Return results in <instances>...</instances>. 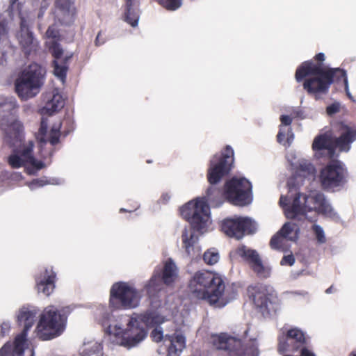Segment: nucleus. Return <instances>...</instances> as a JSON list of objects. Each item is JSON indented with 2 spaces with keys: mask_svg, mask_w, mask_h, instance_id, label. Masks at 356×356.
Masks as SVG:
<instances>
[{
  "mask_svg": "<svg viewBox=\"0 0 356 356\" xmlns=\"http://www.w3.org/2000/svg\"><path fill=\"white\" fill-rule=\"evenodd\" d=\"M298 238V229L295 224L285 223L281 230L270 240L273 249L285 251L289 247V242L295 241Z\"/></svg>",
  "mask_w": 356,
  "mask_h": 356,
  "instance_id": "24",
  "label": "nucleus"
},
{
  "mask_svg": "<svg viewBox=\"0 0 356 356\" xmlns=\"http://www.w3.org/2000/svg\"><path fill=\"white\" fill-rule=\"evenodd\" d=\"M215 188L209 187L207 191V196L197 197L184 204L180 210L184 218L188 220L192 227H186L182 232V246L188 256L198 255L200 248L197 245L198 236L194 229L204 233L211 229V219L210 207L208 201L211 200V195Z\"/></svg>",
  "mask_w": 356,
  "mask_h": 356,
  "instance_id": "4",
  "label": "nucleus"
},
{
  "mask_svg": "<svg viewBox=\"0 0 356 356\" xmlns=\"http://www.w3.org/2000/svg\"><path fill=\"white\" fill-rule=\"evenodd\" d=\"M220 259L218 252L216 249H209L204 253L203 259L208 265L216 264Z\"/></svg>",
  "mask_w": 356,
  "mask_h": 356,
  "instance_id": "33",
  "label": "nucleus"
},
{
  "mask_svg": "<svg viewBox=\"0 0 356 356\" xmlns=\"http://www.w3.org/2000/svg\"><path fill=\"white\" fill-rule=\"evenodd\" d=\"M140 0H125L124 20L132 27L138 26L140 18Z\"/></svg>",
  "mask_w": 356,
  "mask_h": 356,
  "instance_id": "31",
  "label": "nucleus"
},
{
  "mask_svg": "<svg viewBox=\"0 0 356 356\" xmlns=\"http://www.w3.org/2000/svg\"><path fill=\"white\" fill-rule=\"evenodd\" d=\"M159 324L156 325V327L152 330L151 337L156 342L161 341L162 340L168 347L170 356L172 354H178L182 351L185 348L186 339L185 337L179 333L175 332L173 334H163V331L161 327H159Z\"/></svg>",
  "mask_w": 356,
  "mask_h": 356,
  "instance_id": "23",
  "label": "nucleus"
},
{
  "mask_svg": "<svg viewBox=\"0 0 356 356\" xmlns=\"http://www.w3.org/2000/svg\"><path fill=\"white\" fill-rule=\"evenodd\" d=\"M17 38L24 54H29L36 51L38 42L29 31L28 22L24 18H21L20 31Z\"/></svg>",
  "mask_w": 356,
  "mask_h": 356,
  "instance_id": "25",
  "label": "nucleus"
},
{
  "mask_svg": "<svg viewBox=\"0 0 356 356\" xmlns=\"http://www.w3.org/2000/svg\"><path fill=\"white\" fill-rule=\"evenodd\" d=\"M248 290L255 306L263 316H267L276 312L278 309L277 298L266 286L261 284L250 286Z\"/></svg>",
  "mask_w": 356,
  "mask_h": 356,
  "instance_id": "16",
  "label": "nucleus"
},
{
  "mask_svg": "<svg viewBox=\"0 0 356 356\" xmlns=\"http://www.w3.org/2000/svg\"><path fill=\"white\" fill-rule=\"evenodd\" d=\"M171 198V195L168 193V192H165V193H163L160 198V202H161L163 204H166L168 202V201L170 200Z\"/></svg>",
  "mask_w": 356,
  "mask_h": 356,
  "instance_id": "42",
  "label": "nucleus"
},
{
  "mask_svg": "<svg viewBox=\"0 0 356 356\" xmlns=\"http://www.w3.org/2000/svg\"><path fill=\"white\" fill-rule=\"evenodd\" d=\"M347 170L344 165L337 161L327 165L321 170L319 180L324 189L332 190L345 184Z\"/></svg>",
  "mask_w": 356,
  "mask_h": 356,
  "instance_id": "17",
  "label": "nucleus"
},
{
  "mask_svg": "<svg viewBox=\"0 0 356 356\" xmlns=\"http://www.w3.org/2000/svg\"><path fill=\"white\" fill-rule=\"evenodd\" d=\"M349 356H356V350L353 351Z\"/></svg>",
  "mask_w": 356,
  "mask_h": 356,
  "instance_id": "47",
  "label": "nucleus"
},
{
  "mask_svg": "<svg viewBox=\"0 0 356 356\" xmlns=\"http://www.w3.org/2000/svg\"><path fill=\"white\" fill-rule=\"evenodd\" d=\"M1 332L0 337H4L6 334H8L10 329V323L8 321L3 322L0 326Z\"/></svg>",
  "mask_w": 356,
  "mask_h": 356,
  "instance_id": "39",
  "label": "nucleus"
},
{
  "mask_svg": "<svg viewBox=\"0 0 356 356\" xmlns=\"http://www.w3.org/2000/svg\"><path fill=\"white\" fill-rule=\"evenodd\" d=\"M46 45L55 58L54 61L55 76L59 78L62 82L65 79L67 66L66 62L72 56V54H64L63 50L60 48L58 40L59 39V33L55 25L50 26L45 33Z\"/></svg>",
  "mask_w": 356,
  "mask_h": 356,
  "instance_id": "13",
  "label": "nucleus"
},
{
  "mask_svg": "<svg viewBox=\"0 0 356 356\" xmlns=\"http://www.w3.org/2000/svg\"><path fill=\"white\" fill-rule=\"evenodd\" d=\"M340 104L339 102H334L332 104L327 107V113L329 115H332L339 111Z\"/></svg>",
  "mask_w": 356,
  "mask_h": 356,
  "instance_id": "37",
  "label": "nucleus"
},
{
  "mask_svg": "<svg viewBox=\"0 0 356 356\" xmlns=\"http://www.w3.org/2000/svg\"><path fill=\"white\" fill-rule=\"evenodd\" d=\"M293 115L295 118H298L299 119L303 120L307 118L306 115L304 114V112L301 110H296L293 112Z\"/></svg>",
  "mask_w": 356,
  "mask_h": 356,
  "instance_id": "43",
  "label": "nucleus"
},
{
  "mask_svg": "<svg viewBox=\"0 0 356 356\" xmlns=\"http://www.w3.org/2000/svg\"><path fill=\"white\" fill-rule=\"evenodd\" d=\"M63 181L60 179H52L49 182H47L46 181L43 179H36L33 181L32 182L29 183L28 186L31 190H33L36 188L37 187L43 186L44 185L47 184H62Z\"/></svg>",
  "mask_w": 356,
  "mask_h": 356,
  "instance_id": "35",
  "label": "nucleus"
},
{
  "mask_svg": "<svg viewBox=\"0 0 356 356\" xmlns=\"http://www.w3.org/2000/svg\"><path fill=\"white\" fill-rule=\"evenodd\" d=\"M76 10L70 0H56L55 17L63 24H70L73 22Z\"/></svg>",
  "mask_w": 356,
  "mask_h": 356,
  "instance_id": "26",
  "label": "nucleus"
},
{
  "mask_svg": "<svg viewBox=\"0 0 356 356\" xmlns=\"http://www.w3.org/2000/svg\"><path fill=\"white\" fill-rule=\"evenodd\" d=\"M37 314L38 310L33 307H23L19 310L17 320L20 325L24 326L21 332H24L28 335V332L35 323Z\"/></svg>",
  "mask_w": 356,
  "mask_h": 356,
  "instance_id": "28",
  "label": "nucleus"
},
{
  "mask_svg": "<svg viewBox=\"0 0 356 356\" xmlns=\"http://www.w3.org/2000/svg\"><path fill=\"white\" fill-rule=\"evenodd\" d=\"M312 231L318 243L323 244L326 242L325 232L322 227L318 225L314 224L312 226Z\"/></svg>",
  "mask_w": 356,
  "mask_h": 356,
  "instance_id": "34",
  "label": "nucleus"
},
{
  "mask_svg": "<svg viewBox=\"0 0 356 356\" xmlns=\"http://www.w3.org/2000/svg\"><path fill=\"white\" fill-rule=\"evenodd\" d=\"M356 140V128L343 125L339 137L333 140L330 134H324L317 136L312 144V149L318 158L332 159L338 156L335 148L339 152H348L351 148V143Z\"/></svg>",
  "mask_w": 356,
  "mask_h": 356,
  "instance_id": "7",
  "label": "nucleus"
},
{
  "mask_svg": "<svg viewBox=\"0 0 356 356\" xmlns=\"http://www.w3.org/2000/svg\"><path fill=\"white\" fill-rule=\"evenodd\" d=\"M16 108L17 103L14 97L3 99L0 102V117H2L1 127L5 132L6 140L10 145L19 147L14 149L8 161L13 168H19L26 164L31 165L33 168H27L26 171L32 175L35 170L41 169L43 164L33 156V144L31 141L22 145L23 126L15 117Z\"/></svg>",
  "mask_w": 356,
  "mask_h": 356,
  "instance_id": "3",
  "label": "nucleus"
},
{
  "mask_svg": "<svg viewBox=\"0 0 356 356\" xmlns=\"http://www.w3.org/2000/svg\"><path fill=\"white\" fill-rule=\"evenodd\" d=\"M295 262L293 254H288L283 257L280 261L282 266H292Z\"/></svg>",
  "mask_w": 356,
  "mask_h": 356,
  "instance_id": "38",
  "label": "nucleus"
},
{
  "mask_svg": "<svg viewBox=\"0 0 356 356\" xmlns=\"http://www.w3.org/2000/svg\"><path fill=\"white\" fill-rule=\"evenodd\" d=\"M27 336L24 332L17 334L0 349V356H33V348Z\"/></svg>",
  "mask_w": 356,
  "mask_h": 356,
  "instance_id": "20",
  "label": "nucleus"
},
{
  "mask_svg": "<svg viewBox=\"0 0 356 356\" xmlns=\"http://www.w3.org/2000/svg\"><path fill=\"white\" fill-rule=\"evenodd\" d=\"M236 254L249 264L252 270L258 277L261 278L270 277V267L262 262L259 254L256 250L245 245H241L237 248Z\"/></svg>",
  "mask_w": 356,
  "mask_h": 356,
  "instance_id": "22",
  "label": "nucleus"
},
{
  "mask_svg": "<svg viewBox=\"0 0 356 356\" xmlns=\"http://www.w3.org/2000/svg\"><path fill=\"white\" fill-rule=\"evenodd\" d=\"M141 293L134 285L125 282L114 283L110 290V306L115 309H134L137 307L141 300Z\"/></svg>",
  "mask_w": 356,
  "mask_h": 356,
  "instance_id": "12",
  "label": "nucleus"
},
{
  "mask_svg": "<svg viewBox=\"0 0 356 356\" xmlns=\"http://www.w3.org/2000/svg\"><path fill=\"white\" fill-rule=\"evenodd\" d=\"M60 126L61 123L58 122L51 127L50 131H48L47 120L44 117L42 118L40 127L36 134V139L41 157H45L50 154L49 151L46 150L44 148V145H46L47 143H49L51 146L58 143Z\"/></svg>",
  "mask_w": 356,
  "mask_h": 356,
  "instance_id": "21",
  "label": "nucleus"
},
{
  "mask_svg": "<svg viewBox=\"0 0 356 356\" xmlns=\"http://www.w3.org/2000/svg\"><path fill=\"white\" fill-rule=\"evenodd\" d=\"M44 72L37 63L26 67L15 81V90L19 97L27 99L38 94L44 83Z\"/></svg>",
  "mask_w": 356,
  "mask_h": 356,
  "instance_id": "10",
  "label": "nucleus"
},
{
  "mask_svg": "<svg viewBox=\"0 0 356 356\" xmlns=\"http://www.w3.org/2000/svg\"><path fill=\"white\" fill-rule=\"evenodd\" d=\"M277 137L279 143L285 147H289L294 138L291 127L280 126V131Z\"/></svg>",
  "mask_w": 356,
  "mask_h": 356,
  "instance_id": "32",
  "label": "nucleus"
},
{
  "mask_svg": "<svg viewBox=\"0 0 356 356\" xmlns=\"http://www.w3.org/2000/svg\"><path fill=\"white\" fill-rule=\"evenodd\" d=\"M7 38V29L6 26L0 23V41L5 40Z\"/></svg>",
  "mask_w": 356,
  "mask_h": 356,
  "instance_id": "41",
  "label": "nucleus"
},
{
  "mask_svg": "<svg viewBox=\"0 0 356 356\" xmlns=\"http://www.w3.org/2000/svg\"><path fill=\"white\" fill-rule=\"evenodd\" d=\"M67 316L63 311L54 305L46 307L38 316L33 334L42 341H48L60 336L65 328Z\"/></svg>",
  "mask_w": 356,
  "mask_h": 356,
  "instance_id": "9",
  "label": "nucleus"
},
{
  "mask_svg": "<svg viewBox=\"0 0 356 356\" xmlns=\"http://www.w3.org/2000/svg\"><path fill=\"white\" fill-rule=\"evenodd\" d=\"M17 0H13V1H16Z\"/></svg>",
  "mask_w": 356,
  "mask_h": 356,
  "instance_id": "49",
  "label": "nucleus"
},
{
  "mask_svg": "<svg viewBox=\"0 0 356 356\" xmlns=\"http://www.w3.org/2000/svg\"><path fill=\"white\" fill-rule=\"evenodd\" d=\"M56 274L53 271L52 268H46L36 278V288L39 293H42L45 296H49L55 288Z\"/></svg>",
  "mask_w": 356,
  "mask_h": 356,
  "instance_id": "27",
  "label": "nucleus"
},
{
  "mask_svg": "<svg viewBox=\"0 0 356 356\" xmlns=\"http://www.w3.org/2000/svg\"><path fill=\"white\" fill-rule=\"evenodd\" d=\"M281 124L280 126L291 127L290 125L292 122V118L289 115H282L280 117Z\"/></svg>",
  "mask_w": 356,
  "mask_h": 356,
  "instance_id": "40",
  "label": "nucleus"
},
{
  "mask_svg": "<svg viewBox=\"0 0 356 356\" xmlns=\"http://www.w3.org/2000/svg\"><path fill=\"white\" fill-rule=\"evenodd\" d=\"M224 195L233 204L238 206L249 204L252 201L251 184L245 178L234 177L226 182Z\"/></svg>",
  "mask_w": 356,
  "mask_h": 356,
  "instance_id": "14",
  "label": "nucleus"
},
{
  "mask_svg": "<svg viewBox=\"0 0 356 356\" xmlns=\"http://www.w3.org/2000/svg\"><path fill=\"white\" fill-rule=\"evenodd\" d=\"M45 106L41 109V115H51L64 106V99L57 91L54 90L46 96Z\"/></svg>",
  "mask_w": 356,
  "mask_h": 356,
  "instance_id": "30",
  "label": "nucleus"
},
{
  "mask_svg": "<svg viewBox=\"0 0 356 356\" xmlns=\"http://www.w3.org/2000/svg\"><path fill=\"white\" fill-rule=\"evenodd\" d=\"M102 317V324L106 327L110 340L127 349L136 347L147 337V330L142 323L147 327H154L167 321V309L165 307H151L141 315L122 316L116 319L106 311L104 306L99 308Z\"/></svg>",
  "mask_w": 356,
  "mask_h": 356,
  "instance_id": "2",
  "label": "nucleus"
},
{
  "mask_svg": "<svg viewBox=\"0 0 356 356\" xmlns=\"http://www.w3.org/2000/svg\"><path fill=\"white\" fill-rule=\"evenodd\" d=\"M306 338L304 333L298 328L289 330L286 334L279 337L278 350L281 353L299 351L300 356H315L305 348Z\"/></svg>",
  "mask_w": 356,
  "mask_h": 356,
  "instance_id": "18",
  "label": "nucleus"
},
{
  "mask_svg": "<svg viewBox=\"0 0 356 356\" xmlns=\"http://www.w3.org/2000/svg\"><path fill=\"white\" fill-rule=\"evenodd\" d=\"M210 342L219 350L227 352V356H259L258 343L255 337L248 336L246 330L241 337L222 333L212 334Z\"/></svg>",
  "mask_w": 356,
  "mask_h": 356,
  "instance_id": "8",
  "label": "nucleus"
},
{
  "mask_svg": "<svg viewBox=\"0 0 356 356\" xmlns=\"http://www.w3.org/2000/svg\"><path fill=\"white\" fill-rule=\"evenodd\" d=\"M188 287L195 298L205 300L215 307H223L229 302L224 293L223 280L212 272H196L190 280Z\"/></svg>",
  "mask_w": 356,
  "mask_h": 356,
  "instance_id": "6",
  "label": "nucleus"
},
{
  "mask_svg": "<svg viewBox=\"0 0 356 356\" xmlns=\"http://www.w3.org/2000/svg\"><path fill=\"white\" fill-rule=\"evenodd\" d=\"M234 150L227 145L220 155H215L210 161L207 178L211 184H217L229 173L234 163Z\"/></svg>",
  "mask_w": 356,
  "mask_h": 356,
  "instance_id": "15",
  "label": "nucleus"
},
{
  "mask_svg": "<svg viewBox=\"0 0 356 356\" xmlns=\"http://www.w3.org/2000/svg\"><path fill=\"white\" fill-rule=\"evenodd\" d=\"M221 228L226 235L241 239L246 234L254 233L257 227L256 222L250 218L236 216L225 219Z\"/></svg>",
  "mask_w": 356,
  "mask_h": 356,
  "instance_id": "19",
  "label": "nucleus"
},
{
  "mask_svg": "<svg viewBox=\"0 0 356 356\" xmlns=\"http://www.w3.org/2000/svg\"><path fill=\"white\" fill-rule=\"evenodd\" d=\"M99 35H100V33H99V34L97 35V38H96V40H95V43H96V44H99Z\"/></svg>",
  "mask_w": 356,
  "mask_h": 356,
  "instance_id": "46",
  "label": "nucleus"
},
{
  "mask_svg": "<svg viewBox=\"0 0 356 356\" xmlns=\"http://www.w3.org/2000/svg\"><path fill=\"white\" fill-rule=\"evenodd\" d=\"M343 79L348 97L353 99L349 90L348 78L344 70L339 68L325 69L320 64L312 61L303 63L296 73V79L300 82L305 79L304 89L309 93H325L332 83L333 79Z\"/></svg>",
  "mask_w": 356,
  "mask_h": 356,
  "instance_id": "5",
  "label": "nucleus"
},
{
  "mask_svg": "<svg viewBox=\"0 0 356 356\" xmlns=\"http://www.w3.org/2000/svg\"><path fill=\"white\" fill-rule=\"evenodd\" d=\"M325 292H326V293H332V286H330L327 289H326Z\"/></svg>",
  "mask_w": 356,
  "mask_h": 356,
  "instance_id": "45",
  "label": "nucleus"
},
{
  "mask_svg": "<svg viewBox=\"0 0 356 356\" xmlns=\"http://www.w3.org/2000/svg\"><path fill=\"white\" fill-rule=\"evenodd\" d=\"M286 159L296 170L287 181V193L282 194L280 199V205L286 218L312 220L313 217L308 216L307 212L314 211L315 213H321L334 220H338L339 215L321 192L312 191L308 195H303L299 191L300 187L306 180L314 178V166L309 161L298 158L295 152H289Z\"/></svg>",
  "mask_w": 356,
  "mask_h": 356,
  "instance_id": "1",
  "label": "nucleus"
},
{
  "mask_svg": "<svg viewBox=\"0 0 356 356\" xmlns=\"http://www.w3.org/2000/svg\"><path fill=\"white\" fill-rule=\"evenodd\" d=\"M168 356H170V353L168 352ZM172 356H177V354H172Z\"/></svg>",
  "mask_w": 356,
  "mask_h": 356,
  "instance_id": "48",
  "label": "nucleus"
},
{
  "mask_svg": "<svg viewBox=\"0 0 356 356\" xmlns=\"http://www.w3.org/2000/svg\"><path fill=\"white\" fill-rule=\"evenodd\" d=\"M80 356H103L102 343L92 337H86L79 347Z\"/></svg>",
  "mask_w": 356,
  "mask_h": 356,
  "instance_id": "29",
  "label": "nucleus"
},
{
  "mask_svg": "<svg viewBox=\"0 0 356 356\" xmlns=\"http://www.w3.org/2000/svg\"><path fill=\"white\" fill-rule=\"evenodd\" d=\"M159 3L170 10H175L181 5V0H158Z\"/></svg>",
  "mask_w": 356,
  "mask_h": 356,
  "instance_id": "36",
  "label": "nucleus"
},
{
  "mask_svg": "<svg viewBox=\"0 0 356 356\" xmlns=\"http://www.w3.org/2000/svg\"><path fill=\"white\" fill-rule=\"evenodd\" d=\"M179 279V269L175 261L168 258L161 266H157L144 289L149 298L155 297L163 290L164 285L172 286Z\"/></svg>",
  "mask_w": 356,
  "mask_h": 356,
  "instance_id": "11",
  "label": "nucleus"
},
{
  "mask_svg": "<svg viewBox=\"0 0 356 356\" xmlns=\"http://www.w3.org/2000/svg\"><path fill=\"white\" fill-rule=\"evenodd\" d=\"M316 59L319 61H323L325 60V55L323 53H319L316 56Z\"/></svg>",
  "mask_w": 356,
  "mask_h": 356,
  "instance_id": "44",
  "label": "nucleus"
}]
</instances>
